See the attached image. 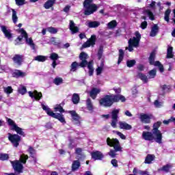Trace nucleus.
<instances>
[{"label": "nucleus", "mask_w": 175, "mask_h": 175, "mask_svg": "<svg viewBox=\"0 0 175 175\" xmlns=\"http://www.w3.org/2000/svg\"><path fill=\"white\" fill-rule=\"evenodd\" d=\"M28 159V155L27 154H22L20 157L19 161H11L10 163L16 172V173H23V170L24 169V166H23V163H27V160Z\"/></svg>", "instance_id": "nucleus-1"}, {"label": "nucleus", "mask_w": 175, "mask_h": 175, "mask_svg": "<svg viewBox=\"0 0 175 175\" xmlns=\"http://www.w3.org/2000/svg\"><path fill=\"white\" fill-rule=\"evenodd\" d=\"M50 58L53 61H57V59H58V54H57L55 53H53L51 54Z\"/></svg>", "instance_id": "nucleus-56"}, {"label": "nucleus", "mask_w": 175, "mask_h": 175, "mask_svg": "<svg viewBox=\"0 0 175 175\" xmlns=\"http://www.w3.org/2000/svg\"><path fill=\"white\" fill-rule=\"evenodd\" d=\"M15 1L17 6H23V5H25V0H15Z\"/></svg>", "instance_id": "nucleus-57"}, {"label": "nucleus", "mask_w": 175, "mask_h": 175, "mask_svg": "<svg viewBox=\"0 0 175 175\" xmlns=\"http://www.w3.org/2000/svg\"><path fill=\"white\" fill-rule=\"evenodd\" d=\"M86 105H87L88 109L90 111H92L94 110V105H92V103H91V100L88 99L86 101Z\"/></svg>", "instance_id": "nucleus-45"}, {"label": "nucleus", "mask_w": 175, "mask_h": 175, "mask_svg": "<svg viewBox=\"0 0 175 175\" xmlns=\"http://www.w3.org/2000/svg\"><path fill=\"white\" fill-rule=\"evenodd\" d=\"M119 126L120 129H125L126 131H130V129H132V126L125 122H119Z\"/></svg>", "instance_id": "nucleus-24"}, {"label": "nucleus", "mask_w": 175, "mask_h": 175, "mask_svg": "<svg viewBox=\"0 0 175 175\" xmlns=\"http://www.w3.org/2000/svg\"><path fill=\"white\" fill-rule=\"evenodd\" d=\"M153 133V140L158 143L159 144H161L162 143V133L161 131H152Z\"/></svg>", "instance_id": "nucleus-14"}, {"label": "nucleus", "mask_w": 175, "mask_h": 175, "mask_svg": "<svg viewBox=\"0 0 175 175\" xmlns=\"http://www.w3.org/2000/svg\"><path fill=\"white\" fill-rule=\"evenodd\" d=\"M41 106L42 107V109L46 111V114H48V116H50L51 117L53 116V114L54 113V112H53V111H51V109L49 107V106L47 105H44V104L42 103Z\"/></svg>", "instance_id": "nucleus-27"}, {"label": "nucleus", "mask_w": 175, "mask_h": 175, "mask_svg": "<svg viewBox=\"0 0 175 175\" xmlns=\"http://www.w3.org/2000/svg\"><path fill=\"white\" fill-rule=\"evenodd\" d=\"M167 58H173V47L170 46L167 51Z\"/></svg>", "instance_id": "nucleus-44"}, {"label": "nucleus", "mask_w": 175, "mask_h": 175, "mask_svg": "<svg viewBox=\"0 0 175 175\" xmlns=\"http://www.w3.org/2000/svg\"><path fill=\"white\" fill-rule=\"evenodd\" d=\"M147 21H144L141 23V28L142 29H146L147 28Z\"/></svg>", "instance_id": "nucleus-60"}, {"label": "nucleus", "mask_w": 175, "mask_h": 175, "mask_svg": "<svg viewBox=\"0 0 175 175\" xmlns=\"http://www.w3.org/2000/svg\"><path fill=\"white\" fill-rule=\"evenodd\" d=\"M114 133L118 135V136H119V137H120V139L122 140H125V139H126V137L120 131H114Z\"/></svg>", "instance_id": "nucleus-54"}, {"label": "nucleus", "mask_w": 175, "mask_h": 175, "mask_svg": "<svg viewBox=\"0 0 175 175\" xmlns=\"http://www.w3.org/2000/svg\"><path fill=\"white\" fill-rule=\"evenodd\" d=\"M28 151H29L31 157H32V158H33V157H35V153H36V151L34 150V149L32 148L31 147H29Z\"/></svg>", "instance_id": "nucleus-58"}, {"label": "nucleus", "mask_w": 175, "mask_h": 175, "mask_svg": "<svg viewBox=\"0 0 175 175\" xmlns=\"http://www.w3.org/2000/svg\"><path fill=\"white\" fill-rule=\"evenodd\" d=\"M111 163L113 165V166H114V167H118V161H117L116 159H112Z\"/></svg>", "instance_id": "nucleus-59"}, {"label": "nucleus", "mask_w": 175, "mask_h": 175, "mask_svg": "<svg viewBox=\"0 0 175 175\" xmlns=\"http://www.w3.org/2000/svg\"><path fill=\"white\" fill-rule=\"evenodd\" d=\"M142 139L147 140L148 142H152L154 140L153 133L150 131H144L142 133Z\"/></svg>", "instance_id": "nucleus-16"}, {"label": "nucleus", "mask_w": 175, "mask_h": 175, "mask_svg": "<svg viewBox=\"0 0 175 175\" xmlns=\"http://www.w3.org/2000/svg\"><path fill=\"white\" fill-rule=\"evenodd\" d=\"M3 90L7 95H10V94L13 93V88L11 86L5 87Z\"/></svg>", "instance_id": "nucleus-43"}, {"label": "nucleus", "mask_w": 175, "mask_h": 175, "mask_svg": "<svg viewBox=\"0 0 175 175\" xmlns=\"http://www.w3.org/2000/svg\"><path fill=\"white\" fill-rule=\"evenodd\" d=\"M51 117H53V118H56L57 120H59V121L60 122H62V124H65L66 122L65 121V118L64 117V115H62L61 113H52Z\"/></svg>", "instance_id": "nucleus-22"}, {"label": "nucleus", "mask_w": 175, "mask_h": 175, "mask_svg": "<svg viewBox=\"0 0 175 175\" xmlns=\"http://www.w3.org/2000/svg\"><path fill=\"white\" fill-rule=\"evenodd\" d=\"M139 79L144 81V83H147L148 81V78L147 76L144 75V74H139L138 75Z\"/></svg>", "instance_id": "nucleus-51"}, {"label": "nucleus", "mask_w": 175, "mask_h": 175, "mask_svg": "<svg viewBox=\"0 0 175 175\" xmlns=\"http://www.w3.org/2000/svg\"><path fill=\"white\" fill-rule=\"evenodd\" d=\"M154 159H155V156L152 154H148L145 159V163L150 164L152 162V161H154Z\"/></svg>", "instance_id": "nucleus-30"}, {"label": "nucleus", "mask_w": 175, "mask_h": 175, "mask_svg": "<svg viewBox=\"0 0 175 175\" xmlns=\"http://www.w3.org/2000/svg\"><path fill=\"white\" fill-rule=\"evenodd\" d=\"M13 77L18 79V77H25L27 72H23L20 70H15L12 73Z\"/></svg>", "instance_id": "nucleus-20"}, {"label": "nucleus", "mask_w": 175, "mask_h": 175, "mask_svg": "<svg viewBox=\"0 0 175 175\" xmlns=\"http://www.w3.org/2000/svg\"><path fill=\"white\" fill-rule=\"evenodd\" d=\"M102 53H103L102 48H100L98 53V59H100V58H102Z\"/></svg>", "instance_id": "nucleus-61"}, {"label": "nucleus", "mask_w": 175, "mask_h": 175, "mask_svg": "<svg viewBox=\"0 0 175 175\" xmlns=\"http://www.w3.org/2000/svg\"><path fill=\"white\" fill-rule=\"evenodd\" d=\"M105 64H103V62H101L100 66H98V68L96 69V75L97 76H99L103 72Z\"/></svg>", "instance_id": "nucleus-34"}, {"label": "nucleus", "mask_w": 175, "mask_h": 175, "mask_svg": "<svg viewBox=\"0 0 175 175\" xmlns=\"http://www.w3.org/2000/svg\"><path fill=\"white\" fill-rule=\"evenodd\" d=\"M75 151H76V153L78 154V155H80L81 154L82 150L81 148H77Z\"/></svg>", "instance_id": "nucleus-64"}, {"label": "nucleus", "mask_w": 175, "mask_h": 175, "mask_svg": "<svg viewBox=\"0 0 175 175\" xmlns=\"http://www.w3.org/2000/svg\"><path fill=\"white\" fill-rule=\"evenodd\" d=\"M157 55V53H155V51H152L150 53V55L149 57V63L150 65H154V66H158L160 72L162 73L163 72V65H162V64H161V62L159 61H155V55Z\"/></svg>", "instance_id": "nucleus-10"}, {"label": "nucleus", "mask_w": 175, "mask_h": 175, "mask_svg": "<svg viewBox=\"0 0 175 175\" xmlns=\"http://www.w3.org/2000/svg\"><path fill=\"white\" fill-rule=\"evenodd\" d=\"M88 58V55L87 53L82 52L79 55V59L81 62L80 63V66L81 68H84V66H87L89 70V76H92L94 75V61H90L89 62H87V59Z\"/></svg>", "instance_id": "nucleus-3"}, {"label": "nucleus", "mask_w": 175, "mask_h": 175, "mask_svg": "<svg viewBox=\"0 0 175 175\" xmlns=\"http://www.w3.org/2000/svg\"><path fill=\"white\" fill-rule=\"evenodd\" d=\"M29 96L31 98V99H33L34 100H40L42 99L43 95L42 94V92H39L36 90L34 91H29L28 92Z\"/></svg>", "instance_id": "nucleus-13"}, {"label": "nucleus", "mask_w": 175, "mask_h": 175, "mask_svg": "<svg viewBox=\"0 0 175 175\" xmlns=\"http://www.w3.org/2000/svg\"><path fill=\"white\" fill-rule=\"evenodd\" d=\"M136 64V60L131 59V60H127L126 61V65L128 68H132L133 66Z\"/></svg>", "instance_id": "nucleus-48"}, {"label": "nucleus", "mask_w": 175, "mask_h": 175, "mask_svg": "<svg viewBox=\"0 0 175 175\" xmlns=\"http://www.w3.org/2000/svg\"><path fill=\"white\" fill-rule=\"evenodd\" d=\"M92 158L95 159V161L102 159V158H103V154L99 151L94 152L92 153Z\"/></svg>", "instance_id": "nucleus-26"}, {"label": "nucleus", "mask_w": 175, "mask_h": 175, "mask_svg": "<svg viewBox=\"0 0 175 175\" xmlns=\"http://www.w3.org/2000/svg\"><path fill=\"white\" fill-rule=\"evenodd\" d=\"M85 25H87V27H89V28H98V27L100 25V23H99L98 21H87L85 23Z\"/></svg>", "instance_id": "nucleus-21"}, {"label": "nucleus", "mask_w": 175, "mask_h": 175, "mask_svg": "<svg viewBox=\"0 0 175 175\" xmlns=\"http://www.w3.org/2000/svg\"><path fill=\"white\" fill-rule=\"evenodd\" d=\"M158 31H159V27H158V25H154L151 28L150 36H151L152 38L157 36V33H158Z\"/></svg>", "instance_id": "nucleus-25"}, {"label": "nucleus", "mask_w": 175, "mask_h": 175, "mask_svg": "<svg viewBox=\"0 0 175 175\" xmlns=\"http://www.w3.org/2000/svg\"><path fill=\"white\" fill-rule=\"evenodd\" d=\"M95 40H96V36H92L90 39L83 44V47L85 49L87 47H90V46H94L95 44Z\"/></svg>", "instance_id": "nucleus-18"}, {"label": "nucleus", "mask_w": 175, "mask_h": 175, "mask_svg": "<svg viewBox=\"0 0 175 175\" xmlns=\"http://www.w3.org/2000/svg\"><path fill=\"white\" fill-rule=\"evenodd\" d=\"M80 167V162L79 161H75L72 165V170L75 172V170H77Z\"/></svg>", "instance_id": "nucleus-38"}, {"label": "nucleus", "mask_w": 175, "mask_h": 175, "mask_svg": "<svg viewBox=\"0 0 175 175\" xmlns=\"http://www.w3.org/2000/svg\"><path fill=\"white\" fill-rule=\"evenodd\" d=\"M144 14H146V16H148L150 20L154 21L155 20V17L154 16V14L152 13V12L150 11L149 10H147L144 12Z\"/></svg>", "instance_id": "nucleus-37"}, {"label": "nucleus", "mask_w": 175, "mask_h": 175, "mask_svg": "<svg viewBox=\"0 0 175 175\" xmlns=\"http://www.w3.org/2000/svg\"><path fill=\"white\" fill-rule=\"evenodd\" d=\"M54 109L55 111H59V113H64L65 111V110H64V108H62V107H61V105H55Z\"/></svg>", "instance_id": "nucleus-52"}, {"label": "nucleus", "mask_w": 175, "mask_h": 175, "mask_svg": "<svg viewBox=\"0 0 175 175\" xmlns=\"http://www.w3.org/2000/svg\"><path fill=\"white\" fill-rule=\"evenodd\" d=\"M125 116H127V117H132V113L129 111H126L124 112Z\"/></svg>", "instance_id": "nucleus-62"}, {"label": "nucleus", "mask_w": 175, "mask_h": 175, "mask_svg": "<svg viewBox=\"0 0 175 175\" xmlns=\"http://www.w3.org/2000/svg\"><path fill=\"white\" fill-rule=\"evenodd\" d=\"M55 3V0H48L44 4V8L45 9H50V8H53V5Z\"/></svg>", "instance_id": "nucleus-29"}, {"label": "nucleus", "mask_w": 175, "mask_h": 175, "mask_svg": "<svg viewBox=\"0 0 175 175\" xmlns=\"http://www.w3.org/2000/svg\"><path fill=\"white\" fill-rule=\"evenodd\" d=\"M70 9V6L67 5V6H66V7L64 8V12H65L66 13H68V12H69Z\"/></svg>", "instance_id": "nucleus-63"}, {"label": "nucleus", "mask_w": 175, "mask_h": 175, "mask_svg": "<svg viewBox=\"0 0 175 175\" xmlns=\"http://www.w3.org/2000/svg\"><path fill=\"white\" fill-rule=\"evenodd\" d=\"M2 32L4 33L5 38L8 39H12V33H10V30L8 29L6 26L1 27Z\"/></svg>", "instance_id": "nucleus-23"}, {"label": "nucleus", "mask_w": 175, "mask_h": 175, "mask_svg": "<svg viewBox=\"0 0 175 175\" xmlns=\"http://www.w3.org/2000/svg\"><path fill=\"white\" fill-rule=\"evenodd\" d=\"M46 31L49 32V33H53L55 34L57 32H58V29L55 27H50L46 29Z\"/></svg>", "instance_id": "nucleus-47"}, {"label": "nucleus", "mask_w": 175, "mask_h": 175, "mask_svg": "<svg viewBox=\"0 0 175 175\" xmlns=\"http://www.w3.org/2000/svg\"><path fill=\"white\" fill-rule=\"evenodd\" d=\"M114 101V96L111 95H107L103 98H101L99 101L100 105L101 106H104V107H110L113 105V103Z\"/></svg>", "instance_id": "nucleus-9"}, {"label": "nucleus", "mask_w": 175, "mask_h": 175, "mask_svg": "<svg viewBox=\"0 0 175 175\" xmlns=\"http://www.w3.org/2000/svg\"><path fill=\"white\" fill-rule=\"evenodd\" d=\"M83 14L85 16H91L94 14L98 8L96 4L94 3V0H85L83 3Z\"/></svg>", "instance_id": "nucleus-2"}, {"label": "nucleus", "mask_w": 175, "mask_h": 175, "mask_svg": "<svg viewBox=\"0 0 175 175\" xmlns=\"http://www.w3.org/2000/svg\"><path fill=\"white\" fill-rule=\"evenodd\" d=\"M63 82H64V79H62V78L61 77H56L53 80V83L54 84H55V85H59L62 84Z\"/></svg>", "instance_id": "nucleus-42"}, {"label": "nucleus", "mask_w": 175, "mask_h": 175, "mask_svg": "<svg viewBox=\"0 0 175 175\" xmlns=\"http://www.w3.org/2000/svg\"><path fill=\"white\" fill-rule=\"evenodd\" d=\"M100 92V90L96 88H94L90 92V96L92 99H95L96 98V95Z\"/></svg>", "instance_id": "nucleus-28"}, {"label": "nucleus", "mask_w": 175, "mask_h": 175, "mask_svg": "<svg viewBox=\"0 0 175 175\" xmlns=\"http://www.w3.org/2000/svg\"><path fill=\"white\" fill-rule=\"evenodd\" d=\"M135 37L130 38L129 40V47L126 48V50H129V51H133V47H139V43L140 42V39H142V35L139 31L135 32Z\"/></svg>", "instance_id": "nucleus-5"}, {"label": "nucleus", "mask_w": 175, "mask_h": 175, "mask_svg": "<svg viewBox=\"0 0 175 175\" xmlns=\"http://www.w3.org/2000/svg\"><path fill=\"white\" fill-rule=\"evenodd\" d=\"M18 20V17H17V12H16V10H12V21L14 24H16V23H17Z\"/></svg>", "instance_id": "nucleus-46"}, {"label": "nucleus", "mask_w": 175, "mask_h": 175, "mask_svg": "<svg viewBox=\"0 0 175 175\" xmlns=\"http://www.w3.org/2000/svg\"><path fill=\"white\" fill-rule=\"evenodd\" d=\"M68 113L71 115L74 124H80V116L75 111H68Z\"/></svg>", "instance_id": "nucleus-17"}, {"label": "nucleus", "mask_w": 175, "mask_h": 175, "mask_svg": "<svg viewBox=\"0 0 175 175\" xmlns=\"http://www.w3.org/2000/svg\"><path fill=\"white\" fill-rule=\"evenodd\" d=\"M9 159V154L6 153L0 154V161H8Z\"/></svg>", "instance_id": "nucleus-49"}, {"label": "nucleus", "mask_w": 175, "mask_h": 175, "mask_svg": "<svg viewBox=\"0 0 175 175\" xmlns=\"http://www.w3.org/2000/svg\"><path fill=\"white\" fill-rule=\"evenodd\" d=\"M172 169V165L167 164L162 167V168L160 169L161 172H165V173H168L169 170Z\"/></svg>", "instance_id": "nucleus-39"}, {"label": "nucleus", "mask_w": 175, "mask_h": 175, "mask_svg": "<svg viewBox=\"0 0 175 175\" xmlns=\"http://www.w3.org/2000/svg\"><path fill=\"white\" fill-rule=\"evenodd\" d=\"M116 27H117V21H116V20L111 21V22L108 23V24H107V27L109 29H113L116 28Z\"/></svg>", "instance_id": "nucleus-35"}, {"label": "nucleus", "mask_w": 175, "mask_h": 175, "mask_svg": "<svg viewBox=\"0 0 175 175\" xmlns=\"http://www.w3.org/2000/svg\"><path fill=\"white\" fill-rule=\"evenodd\" d=\"M12 59L16 66H21L23 62L24 61V56L21 55H15Z\"/></svg>", "instance_id": "nucleus-15"}, {"label": "nucleus", "mask_w": 175, "mask_h": 175, "mask_svg": "<svg viewBox=\"0 0 175 175\" xmlns=\"http://www.w3.org/2000/svg\"><path fill=\"white\" fill-rule=\"evenodd\" d=\"M6 122H8V124L9 125L10 129H11V131H14L16 132V133H18V135L24 136V131H23V129L17 126V124H16L13 120L9 118H6Z\"/></svg>", "instance_id": "nucleus-7"}, {"label": "nucleus", "mask_w": 175, "mask_h": 175, "mask_svg": "<svg viewBox=\"0 0 175 175\" xmlns=\"http://www.w3.org/2000/svg\"><path fill=\"white\" fill-rule=\"evenodd\" d=\"M107 143L108 146H110V147H113L115 150H111L109 152V155L111 157V158H114L116 157V152L117 151H121V146L120 145V141L117 139H107Z\"/></svg>", "instance_id": "nucleus-4"}, {"label": "nucleus", "mask_w": 175, "mask_h": 175, "mask_svg": "<svg viewBox=\"0 0 175 175\" xmlns=\"http://www.w3.org/2000/svg\"><path fill=\"white\" fill-rule=\"evenodd\" d=\"M118 113H120V109H113L111 113V126L112 128H117V122H118Z\"/></svg>", "instance_id": "nucleus-11"}, {"label": "nucleus", "mask_w": 175, "mask_h": 175, "mask_svg": "<svg viewBox=\"0 0 175 175\" xmlns=\"http://www.w3.org/2000/svg\"><path fill=\"white\" fill-rule=\"evenodd\" d=\"M149 79H154L157 76V70L153 69L149 72Z\"/></svg>", "instance_id": "nucleus-53"}, {"label": "nucleus", "mask_w": 175, "mask_h": 175, "mask_svg": "<svg viewBox=\"0 0 175 175\" xmlns=\"http://www.w3.org/2000/svg\"><path fill=\"white\" fill-rule=\"evenodd\" d=\"M155 107H162L163 106V102L156 100L154 103Z\"/></svg>", "instance_id": "nucleus-55"}, {"label": "nucleus", "mask_w": 175, "mask_h": 175, "mask_svg": "<svg viewBox=\"0 0 175 175\" xmlns=\"http://www.w3.org/2000/svg\"><path fill=\"white\" fill-rule=\"evenodd\" d=\"M124 59V51L122 49L119 50V58L118 61V65L122 62V60Z\"/></svg>", "instance_id": "nucleus-40"}, {"label": "nucleus", "mask_w": 175, "mask_h": 175, "mask_svg": "<svg viewBox=\"0 0 175 175\" xmlns=\"http://www.w3.org/2000/svg\"><path fill=\"white\" fill-rule=\"evenodd\" d=\"M8 140L12 144L13 147L17 148L20 146V142H21V137L17 134L8 133Z\"/></svg>", "instance_id": "nucleus-8"}, {"label": "nucleus", "mask_w": 175, "mask_h": 175, "mask_svg": "<svg viewBox=\"0 0 175 175\" xmlns=\"http://www.w3.org/2000/svg\"><path fill=\"white\" fill-rule=\"evenodd\" d=\"M18 92L21 95H25V94H27V88L23 85H21L18 89Z\"/></svg>", "instance_id": "nucleus-41"}, {"label": "nucleus", "mask_w": 175, "mask_h": 175, "mask_svg": "<svg viewBox=\"0 0 175 175\" xmlns=\"http://www.w3.org/2000/svg\"><path fill=\"white\" fill-rule=\"evenodd\" d=\"M114 102H125V97L121 95L113 96Z\"/></svg>", "instance_id": "nucleus-31"}, {"label": "nucleus", "mask_w": 175, "mask_h": 175, "mask_svg": "<svg viewBox=\"0 0 175 175\" xmlns=\"http://www.w3.org/2000/svg\"><path fill=\"white\" fill-rule=\"evenodd\" d=\"M79 66H80V64H79V63H77L76 62H72V64H71L70 71L76 72V70H77V69L79 68Z\"/></svg>", "instance_id": "nucleus-36"}, {"label": "nucleus", "mask_w": 175, "mask_h": 175, "mask_svg": "<svg viewBox=\"0 0 175 175\" xmlns=\"http://www.w3.org/2000/svg\"><path fill=\"white\" fill-rule=\"evenodd\" d=\"M139 118L143 124H150L151 122V119L152 118V115L141 113L139 115Z\"/></svg>", "instance_id": "nucleus-12"}, {"label": "nucleus", "mask_w": 175, "mask_h": 175, "mask_svg": "<svg viewBox=\"0 0 175 175\" xmlns=\"http://www.w3.org/2000/svg\"><path fill=\"white\" fill-rule=\"evenodd\" d=\"M20 32L21 36H18L16 40H18V42H21L23 39H25L26 43L29 44V46H30V47H31L33 50H35V44H33L32 38H28V35L27 34V32H25L24 29H21Z\"/></svg>", "instance_id": "nucleus-6"}, {"label": "nucleus", "mask_w": 175, "mask_h": 175, "mask_svg": "<svg viewBox=\"0 0 175 175\" xmlns=\"http://www.w3.org/2000/svg\"><path fill=\"white\" fill-rule=\"evenodd\" d=\"M34 59L38 62H44L47 59V56L38 55L34 57Z\"/></svg>", "instance_id": "nucleus-32"}, {"label": "nucleus", "mask_w": 175, "mask_h": 175, "mask_svg": "<svg viewBox=\"0 0 175 175\" xmlns=\"http://www.w3.org/2000/svg\"><path fill=\"white\" fill-rule=\"evenodd\" d=\"M161 122H157L156 123L154 124L153 125V129L152 131V132H154V131H159V130H158V128H159V126H161Z\"/></svg>", "instance_id": "nucleus-50"}, {"label": "nucleus", "mask_w": 175, "mask_h": 175, "mask_svg": "<svg viewBox=\"0 0 175 175\" xmlns=\"http://www.w3.org/2000/svg\"><path fill=\"white\" fill-rule=\"evenodd\" d=\"M72 103L74 105H77L80 102V96L77 94H74L72 98Z\"/></svg>", "instance_id": "nucleus-33"}, {"label": "nucleus", "mask_w": 175, "mask_h": 175, "mask_svg": "<svg viewBox=\"0 0 175 175\" xmlns=\"http://www.w3.org/2000/svg\"><path fill=\"white\" fill-rule=\"evenodd\" d=\"M69 28L72 34L77 33V32H79V27L76 26V24L73 21H70Z\"/></svg>", "instance_id": "nucleus-19"}]
</instances>
